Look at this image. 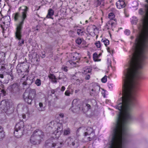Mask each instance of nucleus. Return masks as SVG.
<instances>
[{
    "instance_id": "nucleus-10",
    "label": "nucleus",
    "mask_w": 148,
    "mask_h": 148,
    "mask_svg": "<svg viewBox=\"0 0 148 148\" xmlns=\"http://www.w3.org/2000/svg\"><path fill=\"white\" fill-rule=\"evenodd\" d=\"M116 5L118 8L121 9L124 8L125 6V4L123 1L119 0L116 2Z\"/></svg>"
},
{
    "instance_id": "nucleus-64",
    "label": "nucleus",
    "mask_w": 148,
    "mask_h": 148,
    "mask_svg": "<svg viewBox=\"0 0 148 148\" xmlns=\"http://www.w3.org/2000/svg\"><path fill=\"white\" fill-rule=\"evenodd\" d=\"M25 116H23V118H24V117H25Z\"/></svg>"
},
{
    "instance_id": "nucleus-51",
    "label": "nucleus",
    "mask_w": 148,
    "mask_h": 148,
    "mask_svg": "<svg viewBox=\"0 0 148 148\" xmlns=\"http://www.w3.org/2000/svg\"><path fill=\"white\" fill-rule=\"evenodd\" d=\"M71 62H70L71 64H76V62L74 61H71Z\"/></svg>"
},
{
    "instance_id": "nucleus-44",
    "label": "nucleus",
    "mask_w": 148,
    "mask_h": 148,
    "mask_svg": "<svg viewBox=\"0 0 148 148\" xmlns=\"http://www.w3.org/2000/svg\"><path fill=\"white\" fill-rule=\"evenodd\" d=\"M60 117L61 118H63L64 116V114L62 113H60L59 114Z\"/></svg>"
},
{
    "instance_id": "nucleus-54",
    "label": "nucleus",
    "mask_w": 148,
    "mask_h": 148,
    "mask_svg": "<svg viewBox=\"0 0 148 148\" xmlns=\"http://www.w3.org/2000/svg\"><path fill=\"white\" fill-rule=\"evenodd\" d=\"M102 94L103 96L104 97H105V92H102Z\"/></svg>"
},
{
    "instance_id": "nucleus-24",
    "label": "nucleus",
    "mask_w": 148,
    "mask_h": 148,
    "mask_svg": "<svg viewBox=\"0 0 148 148\" xmlns=\"http://www.w3.org/2000/svg\"><path fill=\"white\" fill-rule=\"evenodd\" d=\"M101 41L104 42L106 47H107V45L109 44V41L108 39H106L105 40L102 39Z\"/></svg>"
},
{
    "instance_id": "nucleus-4",
    "label": "nucleus",
    "mask_w": 148,
    "mask_h": 148,
    "mask_svg": "<svg viewBox=\"0 0 148 148\" xmlns=\"http://www.w3.org/2000/svg\"><path fill=\"white\" fill-rule=\"evenodd\" d=\"M44 136V133L42 130L36 129L33 132L31 136L30 142L34 145L39 144L41 143Z\"/></svg>"
},
{
    "instance_id": "nucleus-9",
    "label": "nucleus",
    "mask_w": 148,
    "mask_h": 148,
    "mask_svg": "<svg viewBox=\"0 0 148 148\" xmlns=\"http://www.w3.org/2000/svg\"><path fill=\"white\" fill-rule=\"evenodd\" d=\"M62 128V127H58L57 130H55L53 134V135H54L55 136V138H58L59 137L62 133L63 132Z\"/></svg>"
},
{
    "instance_id": "nucleus-41",
    "label": "nucleus",
    "mask_w": 148,
    "mask_h": 148,
    "mask_svg": "<svg viewBox=\"0 0 148 148\" xmlns=\"http://www.w3.org/2000/svg\"><path fill=\"white\" fill-rule=\"evenodd\" d=\"M67 67L66 66L62 67V69L65 72H67L68 71Z\"/></svg>"
},
{
    "instance_id": "nucleus-28",
    "label": "nucleus",
    "mask_w": 148,
    "mask_h": 148,
    "mask_svg": "<svg viewBox=\"0 0 148 148\" xmlns=\"http://www.w3.org/2000/svg\"><path fill=\"white\" fill-rule=\"evenodd\" d=\"M72 139L71 138H68L66 141V143L68 145H71V142Z\"/></svg>"
},
{
    "instance_id": "nucleus-56",
    "label": "nucleus",
    "mask_w": 148,
    "mask_h": 148,
    "mask_svg": "<svg viewBox=\"0 0 148 148\" xmlns=\"http://www.w3.org/2000/svg\"><path fill=\"white\" fill-rule=\"evenodd\" d=\"M1 0H0V7H1Z\"/></svg>"
},
{
    "instance_id": "nucleus-23",
    "label": "nucleus",
    "mask_w": 148,
    "mask_h": 148,
    "mask_svg": "<svg viewBox=\"0 0 148 148\" xmlns=\"http://www.w3.org/2000/svg\"><path fill=\"white\" fill-rule=\"evenodd\" d=\"M115 17V15L112 12L109 13L108 14V17L111 20H113Z\"/></svg>"
},
{
    "instance_id": "nucleus-59",
    "label": "nucleus",
    "mask_w": 148,
    "mask_h": 148,
    "mask_svg": "<svg viewBox=\"0 0 148 148\" xmlns=\"http://www.w3.org/2000/svg\"><path fill=\"white\" fill-rule=\"evenodd\" d=\"M134 38V37L133 36H132L131 37V38L132 39H133V38Z\"/></svg>"
},
{
    "instance_id": "nucleus-6",
    "label": "nucleus",
    "mask_w": 148,
    "mask_h": 148,
    "mask_svg": "<svg viewBox=\"0 0 148 148\" xmlns=\"http://www.w3.org/2000/svg\"><path fill=\"white\" fill-rule=\"evenodd\" d=\"M24 122L21 121L17 123L15 126L14 134L17 138H20L23 134L24 131Z\"/></svg>"
},
{
    "instance_id": "nucleus-29",
    "label": "nucleus",
    "mask_w": 148,
    "mask_h": 148,
    "mask_svg": "<svg viewBox=\"0 0 148 148\" xmlns=\"http://www.w3.org/2000/svg\"><path fill=\"white\" fill-rule=\"evenodd\" d=\"M49 78L51 79H56V77L53 74H50L48 76Z\"/></svg>"
},
{
    "instance_id": "nucleus-8",
    "label": "nucleus",
    "mask_w": 148,
    "mask_h": 148,
    "mask_svg": "<svg viewBox=\"0 0 148 148\" xmlns=\"http://www.w3.org/2000/svg\"><path fill=\"white\" fill-rule=\"evenodd\" d=\"M10 87L11 89V91L13 93H16L19 90L18 84L17 83H14L13 84L10 86Z\"/></svg>"
},
{
    "instance_id": "nucleus-62",
    "label": "nucleus",
    "mask_w": 148,
    "mask_h": 148,
    "mask_svg": "<svg viewBox=\"0 0 148 148\" xmlns=\"http://www.w3.org/2000/svg\"><path fill=\"white\" fill-rule=\"evenodd\" d=\"M38 30V28H37L36 29V30Z\"/></svg>"
},
{
    "instance_id": "nucleus-43",
    "label": "nucleus",
    "mask_w": 148,
    "mask_h": 148,
    "mask_svg": "<svg viewBox=\"0 0 148 148\" xmlns=\"http://www.w3.org/2000/svg\"><path fill=\"white\" fill-rule=\"evenodd\" d=\"M4 87L3 85L1 84L0 86V89L1 90L2 89H4Z\"/></svg>"
},
{
    "instance_id": "nucleus-42",
    "label": "nucleus",
    "mask_w": 148,
    "mask_h": 148,
    "mask_svg": "<svg viewBox=\"0 0 148 148\" xmlns=\"http://www.w3.org/2000/svg\"><path fill=\"white\" fill-rule=\"evenodd\" d=\"M90 77V75H86L85 77V79L86 80H88Z\"/></svg>"
},
{
    "instance_id": "nucleus-12",
    "label": "nucleus",
    "mask_w": 148,
    "mask_h": 148,
    "mask_svg": "<svg viewBox=\"0 0 148 148\" xmlns=\"http://www.w3.org/2000/svg\"><path fill=\"white\" fill-rule=\"evenodd\" d=\"M75 101V100H73V103H72V105L73 106L71 107L72 110H73V111L74 112H79V111L81 110V108L79 107H78L77 106H75V108H74V106L73 105L74 102Z\"/></svg>"
},
{
    "instance_id": "nucleus-32",
    "label": "nucleus",
    "mask_w": 148,
    "mask_h": 148,
    "mask_svg": "<svg viewBox=\"0 0 148 148\" xmlns=\"http://www.w3.org/2000/svg\"><path fill=\"white\" fill-rule=\"evenodd\" d=\"M85 128L83 127H80L77 130L76 133L77 134L78 133L79 131H82V130H84Z\"/></svg>"
},
{
    "instance_id": "nucleus-7",
    "label": "nucleus",
    "mask_w": 148,
    "mask_h": 148,
    "mask_svg": "<svg viewBox=\"0 0 148 148\" xmlns=\"http://www.w3.org/2000/svg\"><path fill=\"white\" fill-rule=\"evenodd\" d=\"M58 77V79H62V82L64 83L66 82L67 79V78L64 75V73L62 72H59L57 74Z\"/></svg>"
},
{
    "instance_id": "nucleus-18",
    "label": "nucleus",
    "mask_w": 148,
    "mask_h": 148,
    "mask_svg": "<svg viewBox=\"0 0 148 148\" xmlns=\"http://www.w3.org/2000/svg\"><path fill=\"white\" fill-rule=\"evenodd\" d=\"M8 80L12 81L14 79V76L11 72H9L7 74Z\"/></svg>"
},
{
    "instance_id": "nucleus-60",
    "label": "nucleus",
    "mask_w": 148,
    "mask_h": 148,
    "mask_svg": "<svg viewBox=\"0 0 148 148\" xmlns=\"http://www.w3.org/2000/svg\"><path fill=\"white\" fill-rule=\"evenodd\" d=\"M1 27H2V29H3V30L4 31V28L2 26Z\"/></svg>"
},
{
    "instance_id": "nucleus-49",
    "label": "nucleus",
    "mask_w": 148,
    "mask_h": 148,
    "mask_svg": "<svg viewBox=\"0 0 148 148\" xmlns=\"http://www.w3.org/2000/svg\"><path fill=\"white\" fill-rule=\"evenodd\" d=\"M0 78L2 79L4 78V75L3 74H0Z\"/></svg>"
},
{
    "instance_id": "nucleus-3",
    "label": "nucleus",
    "mask_w": 148,
    "mask_h": 148,
    "mask_svg": "<svg viewBox=\"0 0 148 148\" xmlns=\"http://www.w3.org/2000/svg\"><path fill=\"white\" fill-rule=\"evenodd\" d=\"M25 75L23 76L21 79V82L22 83L24 88H27L23 93V97L25 101L28 104L32 105L33 101L35 102L36 92L35 89L27 88L33 82L32 79L28 77H26V79Z\"/></svg>"
},
{
    "instance_id": "nucleus-39",
    "label": "nucleus",
    "mask_w": 148,
    "mask_h": 148,
    "mask_svg": "<svg viewBox=\"0 0 148 148\" xmlns=\"http://www.w3.org/2000/svg\"><path fill=\"white\" fill-rule=\"evenodd\" d=\"M137 22V20H133L131 21V23L132 24H136Z\"/></svg>"
},
{
    "instance_id": "nucleus-38",
    "label": "nucleus",
    "mask_w": 148,
    "mask_h": 148,
    "mask_svg": "<svg viewBox=\"0 0 148 148\" xmlns=\"http://www.w3.org/2000/svg\"><path fill=\"white\" fill-rule=\"evenodd\" d=\"M125 34H126L129 35L130 34V30H125Z\"/></svg>"
},
{
    "instance_id": "nucleus-52",
    "label": "nucleus",
    "mask_w": 148,
    "mask_h": 148,
    "mask_svg": "<svg viewBox=\"0 0 148 148\" xmlns=\"http://www.w3.org/2000/svg\"><path fill=\"white\" fill-rule=\"evenodd\" d=\"M108 52L110 53V48L108 47L107 49Z\"/></svg>"
},
{
    "instance_id": "nucleus-31",
    "label": "nucleus",
    "mask_w": 148,
    "mask_h": 148,
    "mask_svg": "<svg viewBox=\"0 0 148 148\" xmlns=\"http://www.w3.org/2000/svg\"><path fill=\"white\" fill-rule=\"evenodd\" d=\"M76 43L79 45H80L82 42V39L80 38H78L76 40Z\"/></svg>"
},
{
    "instance_id": "nucleus-2",
    "label": "nucleus",
    "mask_w": 148,
    "mask_h": 148,
    "mask_svg": "<svg viewBox=\"0 0 148 148\" xmlns=\"http://www.w3.org/2000/svg\"><path fill=\"white\" fill-rule=\"evenodd\" d=\"M18 10L19 12L16 13L14 17L15 21H18L19 18H21V21L16 25L15 36L16 39L18 41V46H21L24 43V40L22 38V30L24 22L27 18L29 8L26 6L23 5L20 7Z\"/></svg>"
},
{
    "instance_id": "nucleus-27",
    "label": "nucleus",
    "mask_w": 148,
    "mask_h": 148,
    "mask_svg": "<svg viewBox=\"0 0 148 148\" xmlns=\"http://www.w3.org/2000/svg\"><path fill=\"white\" fill-rule=\"evenodd\" d=\"M95 93H96V92L95 90H94V89L93 88L90 91V95L91 96H94L95 95Z\"/></svg>"
},
{
    "instance_id": "nucleus-5",
    "label": "nucleus",
    "mask_w": 148,
    "mask_h": 148,
    "mask_svg": "<svg viewBox=\"0 0 148 148\" xmlns=\"http://www.w3.org/2000/svg\"><path fill=\"white\" fill-rule=\"evenodd\" d=\"M51 137L50 138L47 140L45 145L46 148H60L64 144L63 142H56V139L53 137Z\"/></svg>"
},
{
    "instance_id": "nucleus-40",
    "label": "nucleus",
    "mask_w": 148,
    "mask_h": 148,
    "mask_svg": "<svg viewBox=\"0 0 148 148\" xmlns=\"http://www.w3.org/2000/svg\"><path fill=\"white\" fill-rule=\"evenodd\" d=\"M58 79V77L56 78V79H53L51 80V81L53 83H57L58 81L57 80V79Z\"/></svg>"
},
{
    "instance_id": "nucleus-45",
    "label": "nucleus",
    "mask_w": 148,
    "mask_h": 148,
    "mask_svg": "<svg viewBox=\"0 0 148 148\" xmlns=\"http://www.w3.org/2000/svg\"><path fill=\"white\" fill-rule=\"evenodd\" d=\"M76 81L77 82H79V83H81L82 82V81L81 80H80L79 79H77L76 80Z\"/></svg>"
},
{
    "instance_id": "nucleus-35",
    "label": "nucleus",
    "mask_w": 148,
    "mask_h": 148,
    "mask_svg": "<svg viewBox=\"0 0 148 148\" xmlns=\"http://www.w3.org/2000/svg\"><path fill=\"white\" fill-rule=\"evenodd\" d=\"M95 44L97 48H100L101 47L100 42L99 41H98L95 43Z\"/></svg>"
},
{
    "instance_id": "nucleus-13",
    "label": "nucleus",
    "mask_w": 148,
    "mask_h": 148,
    "mask_svg": "<svg viewBox=\"0 0 148 148\" xmlns=\"http://www.w3.org/2000/svg\"><path fill=\"white\" fill-rule=\"evenodd\" d=\"M87 132H85L84 133V135L85 136H86L87 135H89L91 133H92L93 132V129L91 127H88L86 129Z\"/></svg>"
},
{
    "instance_id": "nucleus-21",
    "label": "nucleus",
    "mask_w": 148,
    "mask_h": 148,
    "mask_svg": "<svg viewBox=\"0 0 148 148\" xmlns=\"http://www.w3.org/2000/svg\"><path fill=\"white\" fill-rule=\"evenodd\" d=\"M91 71V69L87 67V68L86 67L85 69L84 70V72L83 73L85 74H86L87 73H90Z\"/></svg>"
},
{
    "instance_id": "nucleus-47",
    "label": "nucleus",
    "mask_w": 148,
    "mask_h": 148,
    "mask_svg": "<svg viewBox=\"0 0 148 148\" xmlns=\"http://www.w3.org/2000/svg\"><path fill=\"white\" fill-rule=\"evenodd\" d=\"M3 132V129L1 126H0V132L1 133Z\"/></svg>"
},
{
    "instance_id": "nucleus-14",
    "label": "nucleus",
    "mask_w": 148,
    "mask_h": 148,
    "mask_svg": "<svg viewBox=\"0 0 148 148\" xmlns=\"http://www.w3.org/2000/svg\"><path fill=\"white\" fill-rule=\"evenodd\" d=\"M90 106L88 104H86L85 106L84 107V108H82V110L84 112H87L90 109Z\"/></svg>"
},
{
    "instance_id": "nucleus-63",
    "label": "nucleus",
    "mask_w": 148,
    "mask_h": 148,
    "mask_svg": "<svg viewBox=\"0 0 148 148\" xmlns=\"http://www.w3.org/2000/svg\"><path fill=\"white\" fill-rule=\"evenodd\" d=\"M91 19V17H90V18H89V20H90Z\"/></svg>"
},
{
    "instance_id": "nucleus-11",
    "label": "nucleus",
    "mask_w": 148,
    "mask_h": 148,
    "mask_svg": "<svg viewBox=\"0 0 148 148\" xmlns=\"http://www.w3.org/2000/svg\"><path fill=\"white\" fill-rule=\"evenodd\" d=\"M14 111L13 108L12 106H10L7 108L5 113L8 116H9L13 114Z\"/></svg>"
},
{
    "instance_id": "nucleus-26",
    "label": "nucleus",
    "mask_w": 148,
    "mask_h": 148,
    "mask_svg": "<svg viewBox=\"0 0 148 148\" xmlns=\"http://www.w3.org/2000/svg\"><path fill=\"white\" fill-rule=\"evenodd\" d=\"M70 133V129L68 128L67 130H64V135H66L69 134Z\"/></svg>"
},
{
    "instance_id": "nucleus-55",
    "label": "nucleus",
    "mask_w": 148,
    "mask_h": 148,
    "mask_svg": "<svg viewBox=\"0 0 148 148\" xmlns=\"http://www.w3.org/2000/svg\"><path fill=\"white\" fill-rule=\"evenodd\" d=\"M88 138V140L90 141L91 140V138L90 137H89Z\"/></svg>"
},
{
    "instance_id": "nucleus-34",
    "label": "nucleus",
    "mask_w": 148,
    "mask_h": 148,
    "mask_svg": "<svg viewBox=\"0 0 148 148\" xmlns=\"http://www.w3.org/2000/svg\"><path fill=\"white\" fill-rule=\"evenodd\" d=\"M1 92L3 94V96H5L6 94V92L5 89H2L1 90Z\"/></svg>"
},
{
    "instance_id": "nucleus-57",
    "label": "nucleus",
    "mask_w": 148,
    "mask_h": 148,
    "mask_svg": "<svg viewBox=\"0 0 148 148\" xmlns=\"http://www.w3.org/2000/svg\"><path fill=\"white\" fill-rule=\"evenodd\" d=\"M3 67H4L3 66H1V68H0V69H3Z\"/></svg>"
},
{
    "instance_id": "nucleus-22",
    "label": "nucleus",
    "mask_w": 148,
    "mask_h": 148,
    "mask_svg": "<svg viewBox=\"0 0 148 148\" xmlns=\"http://www.w3.org/2000/svg\"><path fill=\"white\" fill-rule=\"evenodd\" d=\"M77 140H75L74 141H73V140L72 139L71 142V145H72V146H74L76 144V147H78L79 145V144L78 143L76 142V141Z\"/></svg>"
},
{
    "instance_id": "nucleus-48",
    "label": "nucleus",
    "mask_w": 148,
    "mask_h": 148,
    "mask_svg": "<svg viewBox=\"0 0 148 148\" xmlns=\"http://www.w3.org/2000/svg\"><path fill=\"white\" fill-rule=\"evenodd\" d=\"M65 87L64 86H62L61 87V90L62 91H64L65 90Z\"/></svg>"
},
{
    "instance_id": "nucleus-30",
    "label": "nucleus",
    "mask_w": 148,
    "mask_h": 148,
    "mask_svg": "<svg viewBox=\"0 0 148 148\" xmlns=\"http://www.w3.org/2000/svg\"><path fill=\"white\" fill-rule=\"evenodd\" d=\"M107 81V76L105 75L101 79V82L103 83H106Z\"/></svg>"
},
{
    "instance_id": "nucleus-17",
    "label": "nucleus",
    "mask_w": 148,
    "mask_h": 148,
    "mask_svg": "<svg viewBox=\"0 0 148 148\" xmlns=\"http://www.w3.org/2000/svg\"><path fill=\"white\" fill-rule=\"evenodd\" d=\"M39 107L38 110L40 111H44L45 110V108L43 106V103L41 102H40L39 104Z\"/></svg>"
},
{
    "instance_id": "nucleus-16",
    "label": "nucleus",
    "mask_w": 148,
    "mask_h": 148,
    "mask_svg": "<svg viewBox=\"0 0 148 148\" xmlns=\"http://www.w3.org/2000/svg\"><path fill=\"white\" fill-rule=\"evenodd\" d=\"M93 86V88L94 89L96 93H98L100 90V87L99 86L97 85V84H94L92 85Z\"/></svg>"
},
{
    "instance_id": "nucleus-33",
    "label": "nucleus",
    "mask_w": 148,
    "mask_h": 148,
    "mask_svg": "<svg viewBox=\"0 0 148 148\" xmlns=\"http://www.w3.org/2000/svg\"><path fill=\"white\" fill-rule=\"evenodd\" d=\"M75 56L76 58V60H79L80 59L79 54L78 53H75Z\"/></svg>"
},
{
    "instance_id": "nucleus-61",
    "label": "nucleus",
    "mask_w": 148,
    "mask_h": 148,
    "mask_svg": "<svg viewBox=\"0 0 148 148\" xmlns=\"http://www.w3.org/2000/svg\"><path fill=\"white\" fill-rule=\"evenodd\" d=\"M85 22L86 23H88V21L87 20H86Z\"/></svg>"
},
{
    "instance_id": "nucleus-53",
    "label": "nucleus",
    "mask_w": 148,
    "mask_h": 148,
    "mask_svg": "<svg viewBox=\"0 0 148 148\" xmlns=\"http://www.w3.org/2000/svg\"><path fill=\"white\" fill-rule=\"evenodd\" d=\"M108 24H110L112 26L113 24L114 23L113 22H111L110 23V22H109L108 23Z\"/></svg>"
},
{
    "instance_id": "nucleus-20",
    "label": "nucleus",
    "mask_w": 148,
    "mask_h": 148,
    "mask_svg": "<svg viewBox=\"0 0 148 148\" xmlns=\"http://www.w3.org/2000/svg\"><path fill=\"white\" fill-rule=\"evenodd\" d=\"M99 56L97 53L95 52L93 54V58L94 60L96 62L98 61L97 59L98 58Z\"/></svg>"
},
{
    "instance_id": "nucleus-37",
    "label": "nucleus",
    "mask_w": 148,
    "mask_h": 148,
    "mask_svg": "<svg viewBox=\"0 0 148 148\" xmlns=\"http://www.w3.org/2000/svg\"><path fill=\"white\" fill-rule=\"evenodd\" d=\"M70 93V92L69 90H66L65 92V95L66 96H69Z\"/></svg>"
},
{
    "instance_id": "nucleus-15",
    "label": "nucleus",
    "mask_w": 148,
    "mask_h": 148,
    "mask_svg": "<svg viewBox=\"0 0 148 148\" xmlns=\"http://www.w3.org/2000/svg\"><path fill=\"white\" fill-rule=\"evenodd\" d=\"M54 14V11L53 10L50 9L48 10V12L47 15L46 16V18H51V17Z\"/></svg>"
},
{
    "instance_id": "nucleus-36",
    "label": "nucleus",
    "mask_w": 148,
    "mask_h": 148,
    "mask_svg": "<svg viewBox=\"0 0 148 148\" xmlns=\"http://www.w3.org/2000/svg\"><path fill=\"white\" fill-rule=\"evenodd\" d=\"M6 18H7V19L8 20V22H7V21H6V20L5 19V22H4V23H7L8 24H7L8 25L9 24H10V17L9 16H7V17H6Z\"/></svg>"
},
{
    "instance_id": "nucleus-25",
    "label": "nucleus",
    "mask_w": 148,
    "mask_h": 148,
    "mask_svg": "<svg viewBox=\"0 0 148 148\" xmlns=\"http://www.w3.org/2000/svg\"><path fill=\"white\" fill-rule=\"evenodd\" d=\"M35 84L38 86H40L41 84V81L39 79H37L35 82Z\"/></svg>"
},
{
    "instance_id": "nucleus-46",
    "label": "nucleus",
    "mask_w": 148,
    "mask_h": 148,
    "mask_svg": "<svg viewBox=\"0 0 148 148\" xmlns=\"http://www.w3.org/2000/svg\"><path fill=\"white\" fill-rule=\"evenodd\" d=\"M72 59L73 60H76V59L75 57V53L74 54L73 56V57L72 58Z\"/></svg>"
},
{
    "instance_id": "nucleus-58",
    "label": "nucleus",
    "mask_w": 148,
    "mask_h": 148,
    "mask_svg": "<svg viewBox=\"0 0 148 148\" xmlns=\"http://www.w3.org/2000/svg\"><path fill=\"white\" fill-rule=\"evenodd\" d=\"M42 57H43V58L45 57V54H43L42 55Z\"/></svg>"
},
{
    "instance_id": "nucleus-19",
    "label": "nucleus",
    "mask_w": 148,
    "mask_h": 148,
    "mask_svg": "<svg viewBox=\"0 0 148 148\" xmlns=\"http://www.w3.org/2000/svg\"><path fill=\"white\" fill-rule=\"evenodd\" d=\"M77 33L79 36H82L84 35L85 32L82 29H78L77 30Z\"/></svg>"
},
{
    "instance_id": "nucleus-50",
    "label": "nucleus",
    "mask_w": 148,
    "mask_h": 148,
    "mask_svg": "<svg viewBox=\"0 0 148 148\" xmlns=\"http://www.w3.org/2000/svg\"><path fill=\"white\" fill-rule=\"evenodd\" d=\"M51 92L52 94H54L55 92V91L53 89L51 90Z\"/></svg>"
},
{
    "instance_id": "nucleus-1",
    "label": "nucleus",
    "mask_w": 148,
    "mask_h": 148,
    "mask_svg": "<svg viewBox=\"0 0 148 148\" xmlns=\"http://www.w3.org/2000/svg\"><path fill=\"white\" fill-rule=\"evenodd\" d=\"M147 58H129L124 71L122 96L116 108L119 112L113 127L112 138L109 148H126L130 135L128 132L127 124L132 122L143 119V114L138 118L133 115V108L136 103L135 92L138 88V81L142 78V73L139 69L145 64Z\"/></svg>"
}]
</instances>
